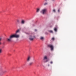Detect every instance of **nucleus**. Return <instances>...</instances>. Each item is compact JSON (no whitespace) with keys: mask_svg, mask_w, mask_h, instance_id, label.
Here are the masks:
<instances>
[{"mask_svg":"<svg viewBox=\"0 0 76 76\" xmlns=\"http://www.w3.org/2000/svg\"><path fill=\"white\" fill-rule=\"evenodd\" d=\"M1 40H2V38H0V42L1 41Z\"/></svg>","mask_w":76,"mask_h":76,"instance_id":"dca6fc26","label":"nucleus"},{"mask_svg":"<svg viewBox=\"0 0 76 76\" xmlns=\"http://www.w3.org/2000/svg\"><path fill=\"white\" fill-rule=\"evenodd\" d=\"M50 64H53V61H50Z\"/></svg>","mask_w":76,"mask_h":76,"instance_id":"6ab92c4d","label":"nucleus"},{"mask_svg":"<svg viewBox=\"0 0 76 76\" xmlns=\"http://www.w3.org/2000/svg\"><path fill=\"white\" fill-rule=\"evenodd\" d=\"M58 12H60V10H58Z\"/></svg>","mask_w":76,"mask_h":76,"instance_id":"412c9836","label":"nucleus"},{"mask_svg":"<svg viewBox=\"0 0 76 76\" xmlns=\"http://www.w3.org/2000/svg\"><path fill=\"white\" fill-rule=\"evenodd\" d=\"M48 46L51 48V51H53V48H54L53 45H49Z\"/></svg>","mask_w":76,"mask_h":76,"instance_id":"423d86ee","label":"nucleus"},{"mask_svg":"<svg viewBox=\"0 0 76 76\" xmlns=\"http://www.w3.org/2000/svg\"><path fill=\"white\" fill-rule=\"evenodd\" d=\"M54 30L55 32H57V28H55L54 29Z\"/></svg>","mask_w":76,"mask_h":76,"instance_id":"ddd939ff","label":"nucleus"},{"mask_svg":"<svg viewBox=\"0 0 76 76\" xmlns=\"http://www.w3.org/2000/svg\"><path fill=\"white\" fill-rule=\"evenodd\" d=\"M33 64V62H30L29 63V64H28V65L30 66H32V65Z\"/></svg>","mask_w":76,"mask_h":76,"instance_id":"1a4fd4ad","label":"nucleus"},{"mask_svg":"<svg viewBox=\"0 0 76 76\" xmlns=\"http://www.w3.org/2000/svg\"><path fill=\"white\" fill-rule=\"evenodd\" d=\"M47 4H48V3L47 2H46L44 4V5L45 6H46V5H47Z\"/></svg>","mask_w":76,"mask_h":76,"instance_id":"f8f14e48","label":"nucleus"},{"mask_svg":"<svg viewBox=\"0 0 76 76\" xmlns=\"http://www.w3.org/2000/svg\"><path fill=\"white\" fill-rule=\"evenodd\" d=\"M53 12H56V10H53Z\"/></svg>","mask_w":76,"mask_h":76,"instance_id":"f3484780","label":"nucleus"},{"mask_svg":"<svg viewBox=\"0 0 76 76\" xmlns=\"http://www.w3.org/2000/svg\"><path fill=\"white\" fill-rule=\"evenodd\" d=\"M47 11V9H44L42 10V14L44 15L45 13Z\"/></svg>","mask_w":76,"mask_h":76,"instance_id":"20e7f679","label":"nucleus"},{"mask_svg":"<svg viewBox=\"0 0 76 76\" xmlns=\"http://www.w3.org/2000/svg\"><path fill=\"white\" fill-rule=\"evenodd\" d=\"M0 45H1V42H0Z\"/></svg>","mask_w":76,"mask_h":76,"instance_id":"4be33fe9","label":"nucleus"},{"mask_svg":"<svg viewBox=\"0 0 76 76\" xmlns=\"http://www.w3.org/2000/svg\"><path fill=\"white\" fill-rule=\"evenodd\" d=\"M25 21L24 20H22L21 21V23L22 24H24V23H25Z\"/></svg>","mask_w":76,"mask_h":76,"instance_id":"6e6552de","label":"nucleus"},{"mask_svg":"<svg viewBox=\"0 0 76 76\" xmlns=\"http://www.w3.org/2000/svg\"><path fill=\"white\" fill-rule=\"evenodd\" d=\"M31 57L30 56H28L26 59V61H28V62L30 61V60H31Z\"/></svg>","mask_w":76,"mask_h":76,"instance_id":"39448f33","label":"nucleus"},{"mask_svg":"<svg viewBox=\"0 0 76 76\" xmlns=\"http://www.w3.org/2000/svg\"><path fill=\"white\" fill-rule=\"evenodd\" d=\"M20 31V30H18L16 31V34L11 35L9 37V38H7V41L8 42H11V41H12V38H19V35H17L16 34L17 33L19 32Z\"/></svg>","mask_w":76,"mask_h":76,"instance_id":"f257e3e1","label":"nucleus"},{"mask_svg":"<svg viewBox=\"0 0 76 76\" xmlns=\"http://www.w3.org/2000/svg\"><path fill=\"white\" fill-rule=\"evenodd\" d=\"M35 38V36H34L33 34H31L30 36L29 39L30 40H31V41H32Z\"/></svg>","mask_w":76,"mask_h":76,"instance_id":"7ed1b4c3","label":"nucleus"},{"mask_svg":"<svg viewBox=\"0 0 76 76\" xmlns=\"http://www.w3.org/2000/svg\"><path fill=\"white\" fill-rule=\"evenodd\" d=\"M52 40H54V37H53L52 38Z\"/></svg>","mask_w":76,"mask_h":76,"instance_id":"aec40b11","label":"nucleus"},{"mask_svg":"<svg viewBox=\"0 0 76 76\" xmlns=\"http://www.w3.org/2000/svg\"><path fill=\"white\" fill-rule=\"evenodd\" d=\"M52 1H55V0H52Z\"/></svg>","mask_w":76,"mask_h":76,"instance_id":"a878e982","label":"nucleus"},{"mask_svg":"<svg viewBox=\"0 0 76 76\" xmlns=\"http://www.w3.org/2000/svg\"><path fill=\"white\" fill-rule=\"evenodd\" d=\"M49 32L50 33H53V31L52 30L49 31Z\"/></svg>","mask_w":76,"mask_h":76,"instance_id":"4468645a","label":"nucleus"},{"mask_svg":"<svg viewBox=\"0 0 76 76\" xmlns=\"http://www.w3.org/2000/svg\"><path fill=\"white\" fill-rule=\"evenodd\" d=\"M2 53V49H0V54Z\"/></svg>","mask_w":76,"mask_h":76,"instance_id":"9b49d317","label":"nucleus"},{"mask_svg":"<svg viewBox=\"0 0 76 76\" xmlns=\"http://www.w3.org/2000/svg\"><path fill=\"white\" fill-rule=\"evenodd\" d=\"M35 31H37V29H35Z\"/></svg>","mask_w":76,"mask_h":76,"instance_id":"5701e85b","label":"nucleus"},{"mask_svg":"<svg viewBox=\"0 0 76 76\" xmlns=\"http://www.w3.org/2000/svg\"><path fill=\"white\" fill-rule=\"evenodd\" d=\"M17 23H20V20L19 19H17Z\"/></svg>","mask_w":76,"mask_h":76,"instance_id":"9d476101","label":"nucleus"},{"mask_svg":"<svg viewBox=\"0 0 76 76\" xmlns=\"http://www.w3.org/2000/svg\"><path fill=\"white\" fill-rule=\"evenodd\" d=\"M40 39H41V40H42V39H44V37H41L40 38Z\"/></svg>","mask_w":76,"mask_h":76,"instance_id":"2eb2a0df","label":"nucleus"},{"mask_svg":"<svg viewBox=\"0 0 76 76\" xmlns=\"http://www.w3.org/2000/svg\"><path fill=\"white\" fill-rule=\"evenodd\" d=\"M39 10H40V8H37V9L36 12L37 13H38V12H39Z\"/></svg>","mask_w":76,"mask_h":76,"instance_id":"0eeeda50","label":"nucleus"},{"mask_svg":"<svg viewBox=\"0 0 76 76\" xmlns=\"http://www.w3.org/2000/svg\"><path fill=\"white\" fill-rule=\"evenodd\" d=\"M43 61L44 63H47L48 61V59L47 58V56H45L43 57Z\"/></svg>","mask_w":76,"mask_h":76,"instance_id":"f03ea898","label":"nucleus"},{"mask_svg":"<svg viewBox=\"0 0 76 76\" xmlns=\"http://www.w3.org/2000/svg\"><path fill=\"white\" fill-rule=\"evenodd\" d=\"M45 1H47V0H45Z\"/></svg>","mask_w":76,"mask_h":76,"instance_id":"393cba45","label":"nucleus"},{"mask_svg":"<svg viewBox=\"0 0 76 76\" xmlns=\"http://www.w3.org/2000/svg\"><path fill=\"white\" fill-rule=\"evenodd\" d=\"M7 72V71H4L3 72V73H6Z\"/></svg>","mask_w":76,"mask_h":76,"instance_id":"a211bd4d","label":"nucleus"},{"mask_svg":"<svg viewBox=\"0 0 76 76\" xmlns=\"http://www.w3.org/2000/svg\"><path fill=\"white\" fill-rule=\"evenodd\" d=\"M48 66H50V65L49 64H48Z\"/></svg>","mask_w":76,"mask_h":76,"instance_id":"b1692460","label":"nucleus"}]
</instances>
